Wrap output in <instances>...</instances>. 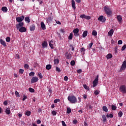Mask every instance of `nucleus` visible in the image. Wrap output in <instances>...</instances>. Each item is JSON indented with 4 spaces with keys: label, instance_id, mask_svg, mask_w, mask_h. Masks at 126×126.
<instances>
[{
    "label": "nucleus",
    "instance_id": "1",
    "mask_svg": "<svg viewBox=\"0 0 126 126\" xmlns=\"http://www.w3.org/2000/svg\"><path fill=\"white\" fill-rule=\"evenodd\" d=\"M24 26V23L21 22L19 24H17L16 27L17 30H19V32H21V33H23L24 32H26L27 31V29H26V28L23 27Z\"/></svg>",
    "mask_w": 126,
    "mask_h": 126
},
{
    "label": "nucleus",
    "instance_id": "2",
    "mask_svg": "<svg viewBox=\"0 0 126 126\" xmlns=\"http://www.w3.org/2000/svg\"><path fill=\"white\" fill-rule=\"evenodd\" d=\"M67 99L71 104H75V103H77V99L74 95H69Z\"/></svg>",
    "mask_w": 126,
    "mask_h": 126
},
{
    "label": "nucleus",
    "instance_id": "3",
    "mask_svg": "<svg viewBox=\"0 0 126 126\" xmlns=\"http://www.w3.org/2000/svg\"><path fill=\"white\" fill-rule=\"evenodd\" d=\"M104 11L105 12V13L107 15H111V14H112V8H111L108 6H105L104 7Z\"/></svg>",
    "mask_w": 126,
    "mask_h": 126
},
{
    "label": "nucleus",
    "instance_id": "4",
    "mask_svg": "<svg viewBox=\"0 0 126 126\" xmlns=\"http://www.w3.org/2000/svg\"><path fill=\"white\" fill-rule=\"evenodd\" d=\"M99 82V75H97L95 79L93 82V87H96L97 86V84Z\"/></svg>",
    "mask_w": 126,
    "mask_h": 126
},
{
    "label": "nucleus",
    "instance_id": "5",
    "mask_svg": "<svg viewBox=\"0 0 126 126\" xmlns=\"http://www.w3.org/2000/svg\"><path fill=\"white\" fill-rule=\"evenodd\" d=\"M119 90L120 92L123 93V94H126V86L125 85H122L120 87Z\"/></svg>",
    "mask_w": 126,
    "mask_h": 126
},
{
    "label": "nucleus",
    "instance_id": "6",
    "mask_svg": "<svg viewBox=\"0 0 126 126\" xmlns=\"http://www.w3.org/2000/svg\"><path fill=\"white\" fill-rule=\"evenodd\" d=\"M73 32L75 37H78V36H79V34L78 33L79 32V29L78 28L74 29Z\"/></svg>",
    "mask_w": 126,
    "mask_h": 126
},
{
    "label": "nucleus",
    "instance_id": "7",
    "mask_svg": "<svg viewBox=\"0 0 126 126\" xmlns=\"http://www.w3.org/2000/svg\"><path fill=\"white\" fill-rule=\"evenodd\" d=\"M38 80H39V78L37 77H33L31 80V82L32 84L36 83Z\"/></svg>",
    "mask_w": 126,
    "mask_h": 126
},
{
    "label": "nucleus",
    "instance_id": "8",
    "mask_svg": "<svg viewBox=\"0 0 126 126\" xmlns=\"http://www.w3.org/2000/svg\"><path fill=\"white\" fill-rule=\"evenodd\" d=\"M80 17V18L87 19V20H89L90 19H91V17H90V16L85 15V14L81 15Z\"/></svg>",
    "mask_w": 126,
    "mask_h": 126
},
{
    "label": "nucleus",
    "instance_id": "9",
    "mask_svg": "<svg viewBox=\"0 0 126 126\" xmlns=\"http://www.w3.org/2000/svg\"><path fill=\"white\" fill-rule=\"evenodd\" d=\"M25 17L24 16H22L20 17H18L16 18V21L19 22L20 23L22 22L23 20H24V18Z\"/></svg>",
    "mask_w": 126,
    "mask_h": 126
},
{
    "label": "nucleus",
    "instance_id": "10",
    "mask_svg": "<svg viewBox=\"0 0 126 126\" xmlns=\"http://www.w3.org/2000/svg\"><path fill=\"white\" fill-rule=\"evenodd\" d=\"M126 68V60L123 62L122 65V66L121 67L120 71H123V70H125Z\"/></svg>",
    "mask_w": 126,
    "mask_h": 126
},
{
    "label": "nucleus",
    "instance_id": "11",
    "mask_svg": "<svg viewBox=\"0 0 126 126\" xmlns=\"http://www.w3.org/2000/svg\"><path fill=\"white\" fill-rule=\"evenodd\" d=\"M98 20L101 22H105L106 21V18L103 16H100L98 17Z\"/></svg>",
    "mask_w": 126,
    "mask_h": 126
},
{
    "label": "nucleus",
    "instance_id": "12",
    "mask_svg": "<svg viewBox=\"0 0 126 126\" xmlns=\"http://www.w3.org/2000/svg\"><path fill=\"white\" fill-rule=\"evenodd\" d=\"M40 26L42 30H46V25L44 23V22H41Z\"/></svg>",
    "mask_w": 126,
    "mask_h": 126
},
{
    "label": "nucleus",
    "instance_id": "13",
    "mask_svg": "<svg viewBox=\"0 0 126 126\" xmlns=\"http://www.w3.org/2000/svg\"><path fill=\"white\" fill-rule=\"evenodd\" d=\"M42 48H47L48 47V43L47 41H44L42 43Z\"/></svg>",
    "mask_w": 126,
    "mask_h": 126
},
{
    "label": "nucleus",
    "instance_id": "14",
    "mask_svg": "<svg viewBox=\"0 0 126 126\" xmlns=\"http://www.w3.org/2000/svg\"><path fill=\"white\" fill-rule=\"evenodd\" d=\"M54 44H55V42L53 40L49 42V46L51 49H54Z\"/></svg>",
    "mask_w": 126,
    "mask_h": 126
},
{
    "label": "nucleus",
    "instance_id": "15",
    "mask_svg": "<svg viewBox=\"0 0 126 126\" xmlns=\"http://www.w3.org/2000/svg\"><path fill=\"white\" fill-rule=\"evenodd\" d=\"M66 59L69 60L71 59V54L68 53H66L65 54Z\"/></svg>",
    "mask_w": 126,
    "mask_h": 126
},
{
    "label": "nucleus",
    "instance_id": "16",
    "mask_svg": "<svg viewBox=\"0 0 126 126\" xmlns=\"http://www.w3.org/2000/svg\"><path fill=\"white\" fill-rule=\"evenodd\" d=\"M35 25L33 24L30 27V31H34L35 30Z\"/></svg>",
    "mask_w": 126,
    "mask_h": 126
},
{
    "label": "nucleus",
    "instance_id": "17",
    "mask_svg": "<svg viewBox=\"0 0 126 126\" xmlns=\"http://www.w3.org/2000/svg\"><path fill=\"white\" fill-rule=\"evenodd\" d=\"M46 20L47 23H50L53 20V18H52L51 17H48L46 18Z\"/></svg>",
    "mask_w": 126,
    "mask_h": 126
},
{
    "label": "nucleus",
    "instance_id": "18",
    "mask_svg": "<svg viewBox=\"0 0 126 126\" xmlns=\"http://www.w3.org/2000/svg\"><path fill=\"white\" fill-rule=\"evenodd\" d=\"M87 35H88V32L87 31H85L82 34L83 38H85Z\"/></svg>",
    "mask_w": 126,
    "mask_h": 126
},
{
    "label": "nucleus",
    "instance_id": "19",
    "mask_svg": "<svg viewBox=\"0 0 126 126\" xmlns=\"http://www.w3.org/2000/svg\"><path fill=\"white\" fill-rule=\"evenodd\" d=\"M0 43L4 47H5L6 46V43H5V41H4L2 39L0 40Z\"/></svg>",
    "mask_w": 126,
    "mask_h": 126
},
{
    "label": "nucleus",
    "instance_id": "20",
    "mask_svg": "<svg viewBox=\"0 0 126 126\" xmlns=\"http://www.w3.org/2000/svg\"><path fill=\"white\" fill-rule=\"evenodd\" d=\"M6 115H10V108H7L5 111Z\"/></svg>",
    "mask_w": 126,
    "mask_h": 126
},
{
    "label": "nucleus",
    "instance_id": "21",
    "mask_svg": "<svg viewBox=\"0 0 126 126\" xmlns=\"http://www.w3.org/2000/svg\"><path fill=\"white\" fill-rule=\"evenodd\" d=\"M109 36H112L114 34V30L111 29L110 31L108 32Z\"/></svg>",
    "mask_w": 126,
    "mask_h": 126
},
{
    "label": "nucleus",
    "instance_id": "22",
    "mask_svg": "<svg viewBox=\"0 0 126 126\" xmlns=\"http://www.w3.org/2000/svg\"><path fill=\"white\" fill-rule=\"evenodd\" d=\"M71 3L72 7H73V9H75V8H76V7H75V1H74V0H72Z\"/></svg>",
    "mask_w": 126,
    "mask_h": 126
},
{
    "label": "nucleus",
    "instance_id": "23",
    "mask_svg": "<svg viewBox=\"0 0 126 126\" xmlns=\"http://www.w3.org/2000/svg\"><path fill=\"white\" fill-rule=\"evenodd\" d=\"M113 58V55L111 53H109L107 56H106V58L107 60H109V59H112Z\"/></svg>",
    "mask_w": 126,
    "mask_h": 126
},
{
    "label": "nucleus",
    "instance_id": "24",
    "mask_svg": "<svg viewBox=\"0 0 126 126\" xmlns=\"http://www.w3.org/2000/svg\"><path fill=\"white\" fill-rule=\"evenodd\" d=\"M80 52L82 53V55H84L85 54V49L83 47L80 49Z\"/></svg>",
    "mask_w": 126,
    "mask_h": 126
},
{
    "label": "nucleus",
    "instance_id": "25",
    "mask_svg": "<svg viewBox=\"0 0 126 126\" xmlns=\"http://www.w3.org/2000/svg\"><path fill=\"white\" fill-rule=\"evenodd\" d=\"M52 68V65L51 64H48L46 66V69L47 70H50Z\"/></svg>",
    "mask_w": 126,
    "mask_h": 126
},
{
    "label": "nucleus",
    "instance_id": "26",
    "mask_svg": "<svg viewBox=\"0 0 126 126\" xmlns=\"http://www.w3.org/2000/svg\"><path fill=\"white\" fill-rule=\"evenodd\" d=\"M73 37V34L72 33H70L68 37V39L69 40H72Z\"/></svg>",
    "mask_w": 126,
    "mask_h": 126
},
{
    "label": "nucleus",
    "instance_id": "27",
    "mask_svg": "<svg viewBox=\"0 0 126 126\" xmlns=\"http://www.w3.org/2000/svg\"><path fill=\"white\" fill-rule=\"evenodd\" d=\"M25 20L26 22H28V23H30V19H29V17H26L25 18Z\"/></svg>",
    "mask_w": 126,
    "mask_h": 126
},
{
    "label": "nucleus",
    "instance_id": "28",
    "mask_svg": "<svg viewBox=\"0 0 126 126\" xmlns=\"http://www.w3.org/2000/svg\"><path fill=\"white\" fill-rule=\"evenodd\" d=\"M111 109L112 110H113V111H116V110H117V106L114 105H112L111 106Z\"/></svg>",
    "mask_w": 126,
    "mask_h": 126
},
{
    "label": "nucleus",
    "instance_id": "29",
    "mask_svg": "<svg viewBox=\"0 0 126 126\" xmlns=\"http://www.w3.org/2000/svg\"><path fill=\"white\" fill-rule=\"evenodd\" d=\"M114 117V115L112 114H107L106 115V117L109 118H112Z\"/></svg>",
    "mask_w": 126,
    "mask_h": 126
},
{
    "label": "nucleus",
    "instance_id": "30",
    "mask_svg": "<svg viewBox=\"0 0 126 126\" xmlns=\"http://www.w3.org/2000/svg\"><path fill=\"white\" fill-rule=\"evenodd\" d=\"M59 63H60V61H59V59L54 60V64H59Z\"/></svg>",
    "mask_w": 126,
    "mask_h": 126
},
{
    "label": "nucleus",
    "instance_id": "31",
    "mask_svg": "<svg viewBox=\"0 0 126 126\" xmlns=\"http://www.w3.org/2000/svg\"><path fill=\"white\" fill-rule=\"evenodd\" d=\"M102 118L103 119L102 122L103 123H105L106 119V116L105 115H103L102 116Z\"/></svg>",
    "mask_w": 126,
    "mask_h": 126
},
{
    "label": "nucleus",
    "instance_id": "32",
    "mask_svg": "<svg viewBox=\"0 0 126 126\" xmlns=\"http://www.w3.org/2000/svg\"><path fill=\"white\" fill-rule=\"evenodd\" d=\"M1 10L4 12H6V11H7V8H6V7H2Z\"/></svg>",
    "mask_w": 126,
    "mask_h": 126
},
{
    "label": "nucleus",
    "instance_id": "33",
    "mask_svg": "<svg viewBox=\"0 0 126 126\" xmlns=\"http://www.w3.org/2000/svg\"><path fill=\"white\" fill-rule=\"evenodd\" d=\"M29 91H30V92H31L32 93H33V92H35V90H34V89L32 88H29Z\"/></svg>",
    "mask_w": 126,
    "mask_h": 126
},
{
    "label": "nucleus",
    "instance_id": "34",
    "mask_svg": "<svg viewBox=\"0 0 126 126\" xmlns=\"http://www.w3.org/2000/svg\"><path fill=\"white\" fill-rule=\"evenodd\" d=\"M92 35L93 36H97V32L95 30H93L92 32Z\"/></svg>",
    "mask_w": 126,
    "mask_h": 126
},
{
    "label": "nucleus",
    "instance_id": "35",
    "mask_svg": "<svg viewBox=\"0 0 126 126\" xmlns=\"http://www.w3.org/2000/svg\"><path fill=\"white\" fill-rule=\"evenodd\" d=\"M102 109H103V111H104V112H108V108H107L105 106H103Z\"/></svg>",
    "mask_w": 126,
    "mask_h": 126
},
{
    "label": "nucleus",
    "instance_id": "36",
    "mask_svg": "<svg viewBox=\"0 0 126 126\" xmlns=\"http://www.w3.org/2000/svg\"><path fill=\"white\" fill-rule=\"evenodd\" d=\"M15 95L16 97H20V94H19V93L17 91L15 92Z\"/></svg>",
    "mask_w": 126,
    "mask_h": 126
},
{
    "label": "nucleus",
    "instance_id": "37",
    "mask_svg": "<svg viewBox=\"0 0 126 126\" xmlns=\"http://www.w3.org/2000/svg\"><path fill=\"white\" fill-rule=\"evenodd\" d=\"M123 115V112L122 111H120L118 113V116L119 117V118H122Z\"/></svg>",
    "mask_w": 126,
    "mask_h": 126
},
{
    "label": "nucleus",
    "instance_id": "38",
    "mask_svg": "<svg viewBox=\"0 0 126 126\" xmlns=\"http://www.w3.org/2000/svg\"><path fill=\"white\" fill-rule=\"evenodd\" d=\"M83 87L86 89V90H89V87H88V86L86 84L83 85Z\"/></svg>",
    "mask_w": 126,
    "mask_h": 126
},
{
    "label": "nucleus",
    "instance_id": "39",
    "mask_svg": "<svg viewBox=\"0 0 126 126\" xmlns=\"http://www.w3.org/2000/svg\"><path fill=\"white\" fill-rule=\"evenodd\" d=\"M117 19L119 22H121L122 21V17L121 16H117Z\"/></svg>",
    "mask_w": 126,
    "mask_h": 126
},
{
    "label": "nucleus",
    "instance_id": "40",
    "mask_svg": "<svg viewBox=\"0 0 126 126\" xmlns=\"http://www.w3.org/2000/svg\"><path fill=\"white\" fill-rule=\"evenodd\" d=\"M71 113V109L70 108H67V114H70Z\"/></svg>",
    "mask_w": 126,
    "mask_h": 126
},
{
    "label": "nucleus",
    "instance_id": "41",
    "mask_svg": "<svg viewBox=\"0 0 126 126\" xmlns=\"http://www.w3.org/2000/svg\"><path fill=\"white\" fill-rule=\"evenodd\" d=\"M37 76H38V77H39L40 79L43 78V75H42V74L40 72L38 73Z\"/></svg>",
    "mask_w": 126,
    "mask_h": 126
},
{
    "label": "nucleus",
    "instance_id": "42",
    "mask_svg": "<svg viewBox=\"0 0 126 126\" xmlns=\"http://www.w3.org/2000/svg\"><path fill=\"white\" fill-rule=\"evenodd\" d=\"M26 116H28V117H29V116H30V115H31V112H30V111H28L26 112Z\"/></svg>",
    "mask_w": 126,
    "mask_h": 126
},
{
    "label": "nucleus",
    "instance_id": "43",
    "mask_svg": "<svg viewBox=\"0 0 126 126\" xmlns=\"http://www.w3.org/2000/svg\"><path fill=\"white\" fill-rule=\"evenodd\" d=\"M24 68L26 69H28L29 68V65H28V64H25L24 65Z\"/></svg>",
    "mask_w": 126,
    "mask_h": 126
},
{
    "label": "nucleus",
    "instance_id": "44",
    "mask_svg": "<svg viewBox=\"0 0 126 126\" xmlns=\"http://www.w3.org/2000/svg\"><path fill=\"white\" fill-rule=\"evenodd\" d=\"M35 75V73L34 72H31L29 73L30 76H34Z\"/></svg>",
    "mask_w": 126,
    "mask_h": 126
},
{
    "label": "nucleus",
    "instance_id": "45",
    "mask_svg": "<svg viewBox=\"0 0 126 126\" xmlns=\"http://www.w3.org/2000/svg\"><path fill=\"white\" fill-rule=\"evenodd\" d=\"M19 72L21 73V74H23V72H24V70L23 69H20Z\"/></svg>",
    "mask_w": 126,
    "mask_h": 126
},
{
    "label": "nucleus",
    "instance_id": "46",
    "mask_svg": "<svg viewBox=\"0 0 126 126\" xmlns=\"http://www.w3.org/2000/svg\"><path fill=\"white\" fill-rule=\"evenodd\" d=\"M70 64L71 65H72V66H73V65H75V61H72L70 63Z\"/></svg>",
    "mask_w": 126,
    "mask_h": 126
},
{
    "label": "nucleus",
    "instance_id": "47",
    "mask_svg": "<svg viewBox=\"0 0 126 126\" xmlns=\"http://www.w3.org/2000/svg\"><path fill=\"white\" fill-rule=\"evenodd\" d=\"M126 49V44L124 45L122 47V51H125Z\"/></svg>",
    "mask_w": 126,
    "mask_h": 126
},
{
    "label": "nucleus",
    "instance_id": "48",
    "mask_svg": "<svg viewBox=\"0 0 126 126\" xmlns=\"http://www.w3.org/2000/svg\"><path fill=\"white\" fill-rule=\"evenodd\" d=\"M56 71H58V72H61V69L59 68V67L56 66Z\"/></svg>",
    "mask_w": 126,
    "mask_h": 126
},
{
    "label": "nucleus",
    "instance_id": "49",
    "mask_svg": "<svg viewBox=\"0 0 126 126\" xmlns=\"http://www.w3.org/2000/svg\"><path fill=\"white\" fill-rule=\"evenodd\" d=\"M92 46H93V42H91V43L89 44V49H91V48H92Z\"/></svg>",
    "mask_w": 126,
    "mask_h": 126
},
{
    "label": "nucleus",
    "instance_id": "50",
    "mask_svg": "<svg viewBox=\"0 0 126 126\" xmlns=\"http://www.w3.org/2000/svg\"><path fill=\"white\" fill-rule=\"evenodd\" d=\"M6 41L9 42H10V37H7L6 38Z\"/></svg>",
    "mask_w": 126,
    "mask_h": 126
},
{
    "label": "nucleus",
    "instance_id": "51",
    "mask_svg": "<svg viewBox=\"0 0 126 126\" xmlns=\"http://www.w3.org/2000/svg\"><path fill=\"white\" fill-rule=\"evenodd\" d=\"M118 45H122V44H123V41L122 40H119L118 41Z\"/></svg>",
    "mask_w": 126,
    "mask_h": 126
},
{
    "label": "nucleus",
    "instance_id": "52",
    "mask_svg": "<svg viewBox=\"0 0 126 126\" xmlns=\"http://www.w3.org/2000/svg\"><path fill=\"white\" fill-rule=\"evenodd\" d=\"M58 102H60V99H55L54 101V103L55 104H57V103H58Z\"/></svg>",
    "mask_w": 126,
    "mask_h": 126
},
{
    "label": "nucleus",
    "instance_id": "53",
    "mask_svg": "<svg viewBox=\"0 0 126 126\" xmlns=\"http://www.w3.org/2000/svg\"><path fill=\"white\" fill-rule=\"evenodd\" d=\"M52 114L53 115V116H56V115H57V112H56V111H53L52 112Z\"/></svg>",
    "mask_w": 126,
    "mask_h": 126
},
{
    "label": "nucleus",
    "instance_id": "54",
    "mask_svg": "<svg viewBox=\"0 0 126 126\" xmlns=\"http://www.w3.org/2000/svg\"><path fill=\"white\" fill-rule=\"evenodd\" d=\"M94 94H95V95H99V91H95L94 92Z\"/></svg>",
    "mask_w": 126,
    "mask_h": 126
},
{
    "label": "nucleus",
    "instance_id": "55",
    "mask_svg": "<svg viewBox=\"0 0 126 126\" xmlns=\"http://www.w3.org/2000/svg\"><path fill=\"white\" fill-rule=\"evenodd\" d=\"M64 80L65 81H67V80H68V77H67V76H65L64 77Z\"/></svg>",
    "mask_w": 126,
    "mask_h": 126
},
{
    "label": "nucleus",
    "instance_id": "56",
    "mask_svg": "<svg viewBox=\"0 0 126 126\" xmlns=\"http://www.w3.org/2000/svg\"><path fill=\"white\" fill-rule=\"evenodd\" d=\"M55 21H56L57 24H59V25H61V24H62V23H61V22L58 21H57L56 20H55Z\"/></svg>",
    "mask_w": 126,
    "mask_h": 126
},
{
    "label": "nucleus",
    "instance_id": "57",
    "mask_svg": "<svg viewBox=\"0 0 126 126\" xmlns=\"http://www.w3.org/2000/svg\"><path fill=\"white\" fill-rule=\"evenodd\" d=\"M27 99V96H25V95H24V97L23 98V101H25Z\"/></svg>",
    "mask_w": 126,
    "mask_h": 126
},
{
    "label": "nucleus",
    "instance_id": "58",
    "mask_svg": "<svg viewBox=\"0 0 126 126\" xmlns=\"http://www.w3.org/2000/svg\"><path fill=\"white\" fill-rule=\"evenodd\" d=\"M77 72L78 73H81L82 72V70L81 69H79V70H78L77 71Z\"/></svg>",
    "mask_w": 126,
    "mask_h": 126
},
{
    "label": "nucleus",
    "instance_id": "59",
    "mask_svg": "<svg viewBox=\"0 0 126 126\" xmlns=\"http://www.w3.org/2000/svg\"><path fill=\"white\" fill-rule=\"evenodd\" d=\"M73 124H74V125L77 124V120H73Z\"/></svg>",
    "mask_w": 126,
    "mask_h": 126
},
{
    "label": "nucleus",
    "instance_id": "60",
    "mask_svg": "<svg viewBox=\"0 0 126 126\" xmlns=\"http://www.w3.org/2000/svg\"><path fill=\"white\" fill-rule=\"evenodd\" d=\"M3 104L5 105V106H7L8 103H7V101H5L3 102Z\"/></svg>",
    "mask_w": 126,
    "mask_h": 126
},
{
    "label": "nucleus",
    "instance_id": "61",
    "mask_svg": "<svg viewBox=\"0 0 126 126\" xmlns=\"http://www.w3.org/2000/svg\"><path fill=\"white\" fill-rule=\"evenodd\" d=\"M83 98H84L85 99H86V98H87V95H86V94H84V95H83Z\"/></svg>",
    "mask_w": 126,
    "mask_h": 126
},
{
    "label": "nucleus",
    "instance_id": "62",
    "mask_svg": "<svg viewBox=\"0 0 126 126\" xmlns=\"http://www.w3.org/2000/svg\"><path fill=\"white\" fill-rule=\"evenodd\" d=\"M36 123H37V124L39 125L41 123V121L40 120H37Z\"/></svg>",
    "mask_w": 126,
    "mask_h": 126
},
{
    "label": "nucleus",
    "instance_id": "63",
    "mask_svg": "<svg viewBox=\"0 0 126 126\" xmlns=\"http://www.w3.org/2000/svg\"><path fill=\"white\" fill-rule=\"evenodd\" d=\"M51 108L52 109H54V108H55V104H52L51 105Z\"/></svg>",
    "mask_w": 126,
    "mask_h": 126
},
{
    "label": "nucleus",
    "instance_id": "64",
    "mask_svg": "<svg viewBox=\"0 0 126 126\" xmlns=\"http://www.w3.org/2000/svg\"><path fill=\"white\" fill-rule=\"evenodd\" d=\"M85 126H88V125L87 124V123L84 122V123Z\"/></svg>",
    "mask_w": 126,
    "mask_h": 126
}]
</instances>
